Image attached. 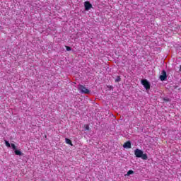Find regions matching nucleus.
<instances>
[{
  "label": "nucleus",
  "instance_id": "obj_7",
  "mask_svg": "<svg viewBox=\"0 0 181 181\" xmlns=\"http://www.w3.org/2000/svg\"><path fill=\"white\" fill-rule=\"evenodd\" d=\"M15 154L18 155V156H22L23 155V153H22L21 151L19 150H15Z\"/></svg>",
  "mask_w": 181,
  "mask_h": 181
},
{
  "label": "nucleus",
  "instance_id": "obj_4",
  "mask_svg": "<svg viewBox=\"0 0 181 181\" xmlns=\"http://www.w3.org/2000/svg\"><path fill=\"white\" fill-rule=\"evenodd\" d=\"M159 78L161 81H166V79L168 78V75H166V71L165 70L162 71L161 75L160 76Z\"/></svg>",
  "mask_w": 181,
  "mask_h": 181
},
{
  "label": "nucleus",
  "instance_id": "obj_13",
  "mask_svg": "<svg viewBox=\"0 0 181 181\" xmlns=\"http://www.w3.org/2000/svg\"><path fill=\"white\" fill-rule=\"evenodd\" d=\"M66 49L67 52H70V50H71V47H70L69 46H66Z\"/></svg>",
  "mask_w": 181,
  "mask_h": 181
},
{
  "label": "nucleus",
  "instance_id": "obj_3",
  "mask_svg": "<svg viewBox=\"0 0 181 181\" xmlns=\"http://www.w3.org/2000/svg\"><path fill=\"white\" fill-rule=\"evenodd\" d=\"M78 90H80L81 93H83V94H90V90L87 89V88L83 85L79 86Z\"/></svg>",
  "mask_w": 181,
  "mask_h": 181
},
{
  "label": "nucleus",
  "instance_id": "obj_10",
  "mask_svg": "<svg viewBox=\"0 0 181 181\" xmlns=\"http://www.w3.org/2000/svg\"><path fill=\"white\" fill-rule=\"evenodd\" d=\"M85 131H90V126L88 124H84Z\"/></svg>",
  "mask_w": 181,
  "mask_h": 181
},
{
  "label": "nucleus",
  "instance_id": "obj_11",
  "mask_svg": "<svg viewBox=\"0 0 181 181\" xmlns=\"http://www.w3.org/2000/svg\"><path fill=\"white\" fill-rule=\"evenodd\" d=\"M6 146L8 148H11V144H9V141L5 140Z\"/></svg>",
  "mask_w": 181,
  "mask_h": 181
},
{
  "label": "nucleus",
  "instance_id": "obj_12",
  "mask_svg": "<svg viewBox=\"0 0 181 181\" xmlns=\"http://www.w3.org/2000/svg\"><path fill=\"white\" fill-rule=\"evenodd\" d=\"M115 81H116V83L121 81V77L117 76V78L115 79Z\"/></svg>",
  "mask_w": 181,
  "mask_h": 181
},
{
  "label": "nucleus",
  "instance_id": "obj_1",
  "mask_svg": "<svg viewBox=\"0 0 181 181\" xmlns=\"http://www.w3.org/2000/svg\"><path fill=\"white\" fill-rule=\"evenodd\" d=\"M134 155L136 158H141L144 160H148V155H146V153H144V151L139 148H136L134 151Z\"/></svg>",
  "mask_w": 181,
  "mask_h": 181
},
{
  "label": "nucleus",
  "instance_id": "obj_14",
  "mask_svg": "<svg viewBox=\"0 0 181 181\" xmlns=\"http://www.w3.org/2000/svg\"><path fill=\"white\" fill-rule=\"evenodd\" d=\"M11 148H12V149H16V146H15V144H11Z\"/></svg>",
  "mask_w": 181,
  "mask_h": 181
},
{
  "label": "nucleus",
  "instance_id": "obj_2",
  "mask_svg": "<svg viewBox=\"0 0 181 181\" xmlns=\"http://www.w3.org/2000/svg\"><path fill=\"white\" fill-rule=\"evenodd\" d=\"M141 84L144 86V87L146 88V90H150L151 89V83L148 81L146 79H142L141 80Z\"/></svg>",
  "mask_w": 181,
  "mask_h": 181
},
{
  "label": "nucleus",
  "instance_id": "obj_9",
  "mask_svg": "<svg viewBox=\"0 0 181 181\" xmlns=\"http://www.w3.org/2000/svg\"><path fill=\"white\" fill-rule=\"evenodd\" d=\"M134 172L132 170H129L127 173L125 175V176H129L130 175H134Z\"/></svg>",
  "mask_w": 181,
  "mask_h": 181
},
{
  "label": "nucleus",
  "instance_id": "obj_6",
  "mask_svg": "<svg viewBox=\"0 0 181 181\" xmlns=\"http://www.w3.org/2000/svg\"><path fill=\"white\" fill-rule=\"evenodd\" d=\"M123 148H127V149H131V141H127L123 144Z\"/></svg>",
  "mask_w": 181,
  "mask_h": 181
},
{
  "label": "nucleus",
  "instance_id": "obj_15",
  "mask_svg": "<svg viewBox=\"0 0 181 181\" xmlns=\"http://www.w3.org/2000/svg\"><path fill=\"white\" fill-rule=\"evenodd\" d=\"M180 71H181V65L180 66Z\"/></svg>",
  "mask_w": 181,
  "mask_h": 181
},
{
  "label": "nucleus",
  "instance_id": "obj_8",
  "mask_svg": "<svg viewBox=\"0 0 181 181\" xmlns=\"http://www.w3.org/2000/svg\"><path fill=\"white\" fill-rule=\"evenodd\" d=\"M65 141H66V144H68V145H71V146H73V143H71V140H70L69 139L66 138Z\"/></svg>",
  "mask_w": 181,
  "mask_h": 181
},
{
  "label": "nucleus",
  "instance_id": "obj_5",
  "mask_svg": "<svg viewBox=\"0 0 181 181\" xmlns=\"http://www.w3.org/2000/svg\"><path fill=\"white\" fill-rule=\"evenodd\" d=\"M85 11H90V8H93V5L90 3V1L84 2Z\"/></svg>",
  "mask_w": 181,
  "mask_h": 181
}]
</instances>
